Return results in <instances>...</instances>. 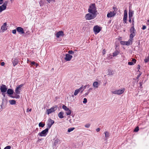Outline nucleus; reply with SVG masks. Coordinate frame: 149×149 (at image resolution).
Listing matches in <instances>:
<instances>
[{
	"label": "nucleus",
	"mask_w": 149,
	"mask_h": 149,
	"mask_svg": "<svg viewBox=\"0 0 149 149\" xmlns=\"http://www.w3.org/2000/svg\"><path fill=\"white\" fill-rule=\"evenodd\" d=\"M88 12L90 13L96 14L97 15L98 14L95 3H92L90 5L89 8L88 9Z\"/></svg>",
	"instance_id": "obj_1"
},
{
	"label": "nucleus",
	"mask_w": 149,
	"mask_h": 149,
	"mask_svg": "<svg viewBox=\"0 0 149 149\" xmlns=\"http://www.w3.org/2000/svg\"><path fill=\"white\" fill-rule=\"evenodd\" d=\"M96 14L93 13H88L86 15L85 18L86 20H90L95 18L97 16Z\"/></svg>",
	"instance_id": "obj_2"
},
{
	"label": "nucleus",
	"mask_w": 149,
	"mask_h": 149,
	"mask_svg": "<svg viewBox=\"0 0 149 149\" xmlns=\"http://www.w3.org/2000/svg\"><path fill=\"white\" fill-rule=\"evenodd\" d=\"M125 91V88H123L121 89L117 90L114 91H112L111 93L114 94L120 95L122 94Z\"/></svg>",
	"instance_id": "obj_3"
},
{
	"label": "nucleus",
	"mask_w": 149,
	"mask_h": 149,
	"mask_svg": "<svg viewBox=\"0 0 149 149\" xmlns=\"http://www.w3.org/2000/svg\"><path fill=\"white\" fill-rule=\"evenodd\" d=\"M54 121L51 118L48 119L47 122V128L49 130L51 128L52 126L54 123Z\"/></svg>",
	"instance_id": "obj_4"
},
{
	"label": "nucleus",
	"mask_w": 149,
	"mask_h": 149,
	"mask_svg": "<svg viewBox=\"0 0 149 149\" xmlns=\"http://www.w3.org/2000/svg\"><path fill=\"white\" fill-rule=\"evenodd\" d=\"M49 130L47 128L42 131L41 132H40L38 134L41 136H46L48 133Z\"/></svg>",
	"instance_id": "obj_5"
},
{
	"label": "nucleus",
	"mask_w": 149,
	"mask_h": 149,
	"mask_svg": "<svg viewBox=\"0 0 149 149\" xmlns=\"http://www.w3.org/2000/svg\"><path fill=\"white\" fill-rule=\"evenodd\" d=\"M136 30L133 26L130 29V33L131 34L130 35V37H134L135 36V32Z\"/></svg>",
	"instance_id": "obj_6"
},
{
	"label": "nucleus",
	"mask_w": 149,
	"mask_h": 149,
	"mask_svg": "<svg viewBox=\"0 0 149 149\" xmlns=\"http://www.w3.org/2000/svg\"><path fill=\"white\" fill-rule=\"evenodd\" d=\"M57 109V107L56 106L53 107L51 108L50 109H47V112L48 114L52 113V112L54 111Z\"/></svg>",
	"instance_id": "obj_7"
},
{
	"label": "nucleus",
	"mask_w": 149,
	"mask_h": 149,
	"mask_svg": "<svg viewBox=\"0 0 149 149\" xmlns=\"http://www.w3.org/2000/svg\"><path fill=\"white\" fill-rule=\"evenodd\" d=\"M16 30L17 32L20 34H22L25 33V31L23 29L20 27H18L16 28Z\"/></svg>",
	"instance_id": "obj_8"
},
{
	"label": "nucleus",
	"mask_w": 149,
	"mask_h": 149,
	"mask_svg": "<svg viewBox=\"0 0 149 149\" xmlns=\"http://www.w3.org/2000/svg\"><path fill=\"white\" fill-rule=\"evenodd\" d=\"M0 89L1 92L3 93H4L7 91V88L5 85L3 84L1 86Z\"/></svg>",
	"instance_id": "obj_9"
},
{
	"label": "nucleus",
	"mask_w": 149,
	"mask_h": 149,
	"mask_svg": "<svg viewBox=\"0 0 149 149\" xmlns=\"http://www.w3.org/2000/svg\"><path fill=\"white\" fill-rule=\"evenodd\" d=\"M24 85V84H22L19 85L17 87L15 90V92L17 94H19L20 93V90H21V88Z\"/></svg>",
	"instance_id": "obj_10"
},
{
	"label": "nucleus",
	"mask_w": 149,
	"mask_h": 149,
	"mask_svg": "<svg viewBox=\"0 0 149 149\" xmlns=\"http://www.w3.org/2000/svg\"><path fill=\"white\" fill-rule=\"evenodd\" d=\"M72 58V55L69 54H66L64 59L66 61H69L71 60Z\"/></svg>",
	"instance_id": "obj_11"
},
{
	"label": "nucleus",
	"mask_w": 149,
	"mask_h": 149,
	"mask_svg": "<svg viewBox=\"0 0 149 149\" xmlns=\"http://www.w3.org/2000/svg\"><path fill=\"white\" fill-rule=\"evenodd\" d=\"M101 29L97 25L95 26L93 28V31L95 33H97L100 32Z\"/></svg>",
	"instance_id": "obj_12"
},
{
	"label": "nucleus",
	"mask_w": 149,
	"mask_h": 149,
	"mask_svg": "<svg viewBox=\"0 0 149 149\" xmlns=\"http://www.w3.org/2000/svg\"><path fill=\"white\" fill-rule=\"evenodd\" d=\"M64 36V33L62 31H59L57 32L56 33V37H63Z\"/></svg>",
	"instance_id": "obj_13"
},
{
	"label": "nucleus",
	"mask_w": 149,
	"mask_h": 149,
	"mask_svg": "<svg viewBox=\"0 0 149 149\" xmlns=\"http://www.w3.org/2000/svg\"><path fill=\"white\" fill-rule=\"evenodd\" d=\"M133 38H130L128 41H125V45L128 46L130 44H132V40H133Z\"/></svg>",
	"instance_id": "obj_14"
},
{
	"label": "nucleus",
	"mask_w": 149,
	"mask_h": 149,
	"mask_svg": "<svg viewBox=\"0 0 149 149\" xmlns=\"http://www.w3.org/2000/svg\"><path fill=\"white\" fill-rule=\"evenodd\" d=\"M7 24L6 22L4 23L3 25L1 26V30L2 32H3L7 30V28L6 27Z\"/></svg>",
	"instance_id": "obj_15"
},
{
	"label": "nucleus",
	"mask_w": 149,
	"mask_h": 149,
	"mask_svg": "<svg viewBox=\"0 0 149 149\" xmlns=\"http://www.w3.org/2000/svg\"><path fill=\"white\" fill-rule=\"evenodd\" d=\"M116 15V13H114L111 12L110 13H108L107 14V17H111L114 16Z\"/></svg>",
	"instance_id": "obj_16"
},
{
	"label": "nucleus",
	"mask_w": 149,
	"mask_h": 149,
	"mask_svg": "<svg viewBox=\"0 0 149 149\" xmlns=\"http://www.w3.org/2000/svg\"><path fill=\"white\" fill-rule=\"evenodd\" d=\"M7 93L9 95H11L13 93V90L9 88L7 91Z\"/></svg>",
	"instance_id": "obj_17"
},
{
	"label": "nucleus",
	"mask_w": 149,
	"mask_h": 149,
	"mask_svg": "<svg viewBox=\"0 0 149 149\" xmlns=\"http://www.w3.org/2000/svg\"><path fill=\"white\" fill-rule=\"evenodd\" d=\"M18 61L17 59H14V60H13L12 63L14 66H15L16 65H17L18 63Z\"/></svg>",
	"instance_id": "obj_18"
},
{
	"label": "nucleus",
	"mask_w": 149,
	"mask_h": 149,
	"mask_svg": "<svg viewBox=\"0 0 149 149\" xmlns=\"http://www.w3.org/2000/svg\"><path fill=\"white\" fill-rule=\"evenodd\" d=\"M82 88H80L79 89L76 90L74 93V95H77L81 90H82Z\"/></svg>",
	"instance_id": "obj_19"
},
{
	"label": "nucleus",
	"mask_w": 149,
	"mask_h": 149,
	"mask_svg": "<svg viewBox=\"0 0 149 149\" xmlns=\"http://www.w3.org/2000/svg\"><path fill=\"white\" fill-rule=\"evenodd\" d=\"M8 4V1H5L3 4L1 6L3 7V9L4 10H5L6 8V6Z\"/></svg>",
	"instance_id": "obj_20"
},
{
	"label": "nucleus",
	"mask_w": 149,
	"mask_h": 149,
	"mask_svg": "<svg viewBox=\"0 0 149 149\" xmlns=\"http://www.w3.org/2000/svg\"><path fill=\"white\" fill-rule=\"evenodd\" d=\"M99 84L97 81L94 82L93 84V86L96 88H97L99 86Z\"/></svg>",
	"instance_id": "obj_21"
},
{
	"label": "nucleus",
	"mask_w": 149,
	"mask_h": 149,
	"mask_svg": "<svg viewBox=\"0 0 149 149\" xmlns=\"http://www.w3.org/2000/svg\"><path fill=\"white\" fill-rule=\"evenodd\" d=\"M134 13L133 11L129 10V18H132L133 16Z\"/></svg>",
	"instance_id": "obj_22"
},
{
	"label": "nucleus",
	"mask_w": 149,
	"mask_h": 149,
	"mask_svg": "<svg viewBox=\"0 0 149 149\" xmlns=\"http://www.w3.org/2000/svg\"><path fill=\"white\" fill-rule=\"evenodd\" d=\"M63 112H61L58 114V116L60 118H63L64 117L63 116Z\"/></svg>",
	"instance_id": "obj_23"
},
{
	"label": "nucleus",
	"mask_w": 149,
	"mask_h": 149,
	"mask_svg": "<svg viewBox=\"0 0 149 149\" xmlns=\"http://www.w3.org/2000/svg\"><path fill=\"white\" fill-rule=\"evenodd\" d=\"M9 102L11 105H14L16 104V101L13 100H9Z\"/></svg>",
	"instance_id": "obj_24"
},
{
	"label": "nucleus",
	"mask_w": 149,
	"mask_h": 149,
	"mask_svg": "<svg viewBox=\"0 0 149 149\" xmlns=\"http://www.w3.org/2000/svg\"><path fill=\"white\" fill-rule=\"evenodd\" d=\"M119 52L117 51L116 50L113 53V56H116L117 55L119 54Z\"/></svg>",
	"instance_id": "obj_25"
},
{
	"label": "nucleus",
	"mask_w": 149,
	"mask_h": 149,
	"mask_svg": "<svg viewBox=\"0 0 149 149\" xmlns=\"http://www.w3.org/2000/svg\"><path fill=\"white\" fill-rule=\"evenodd\" d=\"M45 125V123L40 122L39 124V126L40 127H43Z\"/></svg>",
	"instance_id": "obj_26"
},
{
	"label": "nucleus",
	"mask_w": 149,
	"mask_h": 149,
	"mask_svg": "<svg viewBox=\"0 0 149 149\" xmlns=\"http://www.w3.org/2000/svg\"><path fill=\"white\" fill-rule=\"evenodd\" d=\"M17 94H15V96H13L12 95H10V96L13 98H19L20 97V96L19 95H17Z\"/></svg>",
	"instance_id": "obj_27"
},
{
	"label": "nucleus",
	"mask_w": 149,
	"mask_h": 149,
	"mask_svg": "<svg viewBox=\"0 0 149 149\" xmlns=\"http://www.w3.org/2000/svg\"><path fill=\"white\" fill-rule=\"evenodd\" d=\"M127 16H124L123 18V21L124 23H127Z\"/></svg>",
	"instance_id": "obj_28"
},
{
	"label": "nucleus",
	"mask_w": 149,
	"mask_h": 149,
	"mask_svg": "<svg viewBox=\"0 0 149 149\" xmlns=\"http://www.w3.org/2000/svg\"><path fill=\"white\" fill-rule=\"evenodd\" d=\"M66 113L67 115H70L71 112V111L69 109L66 111Z\"/></svg>",
	"instance_id": "obj_29"
},
{
	"label": "nucleus",
	"mask_w": 149,
	"mask_h": 149,
	"mask_svg": "<svg viewBox=\"0 0 149 149\" xmlns=\"http://www.w3.org/2000/svg\"><path fill=\"white\" fill-rule=\"evenodd\" d=\"M105 134V137L106 138V139H107L109 137V133L108 132H106L104 133Z\"/></svg>",
	"instance_id": "obj_30"
},
{
	"label": "nucleus",
	"mask_w": 149,
	"mask_h": 149,
	"mask_svg": "<svg viewBox=\"0 0 149 149\" xmlns=\"http://www.w3.org/2000/svg\"><path fill=\"white\" fill-rule=\"evenodd\" d=\"M59 140L58 139H56L54 142V145L55 146L58 143H59Z\"/></svg>",
	"instance_id": "obj_31"
},
{
	"label": "nucleus",
	"mask_w": 149,
	"mask_h": 149,
	"mask_svg": "<svg viewBox=\"0 0 149 149\" xmlns=\"http://www.w3.org/2000/svg\"><path fill=\"white\" fill-rule=\"evenodd\" d=\"M74 129V127H71V128H69L68 129V132H70L72 131Z\"/></svg>",
	"instance_id": "obj_32"
},
{
	"label": "nucleus",
	"mask_w": 149,
	"mask_h": 149,
	"mask_svg": "<svg viewBox=\"0 0 149 149\" xmlns=\"http://www.w3.org/2000/svg\"><path fill=\"white\" fill-rule=\"evenodd\" d=\"M62 108L65 111H67V110L69 109L66 106L64 105H63V106Z\"/></svg>",
	"instance_id": "obj_33"
},
{
	"label": "nucleus",
	"mask_w": 149,
	"mask_h": 149,
	"mask_svg": "<svg viewBox=\"0 0 149 149\" xmlns=\"http://www.w3.org/2000/svg\"><path fill=\"white\" fill-rule=\"evenodd\" d=\"M113 12L114 13H116V14L117 10V8L115 7H113Z\"/></svg>",
	"instance_id": "obj_34"
},
{
	"label": "nucleus",
	"mask_w": 149,
	"mask_h": 149,
	"mask_svg": "<svg viewBox=\"0 0 149 149\" xmlns=\"http://www.w3.org/2000/svg\"><path fill=\"white\" fill-rule=\"evenodd\" d=\"M31 65H36V67H37L38 65V64H36V62L34 61L31 62Z\"/></svg>",
	"instance_id": "obj_35"
},
{
	"label": "nucleus",
	"mask_w": 149,
	"mask_h": 149,
	"mask_svg": "<svg viewBox=\"0 0 149 149\" xmlns=\"http://www.w3.org/2000/svg\"><path fill=\"white\" fill-rule=\"evenodd\" d=\"M109 72V74L108 75H112V74L113 73V71L110 70H108Z\"/></svg>",
	"instance_id": "obj_36"
},
{
	"label": "nucleus",
	"mask_w": 149,
	"mask_h": 149,
	"mask_svg": "<svg viewBox=\"0 0 149 149\" xmlns=\"http://www.w3.org/2000/svg\"><path fill=\"white\" fill-rule=\"evenodd\" d=\"M30 33V32L29 31H28L27 32H26L25 33H25L24 34H25V36H28V35H29Z\"/></svg>",
	"instance_id": "obj_37"
},
{
	"label": "nucleus",
	"mask_w": 149,
	"mask_h": 149,
	"mask_svg": "<svg viewBox=\"0 0 149 149\" xmlns=\"http://www.w3.org/2000/svg\"><path fill=\"white\" fill-rule=\"evenodd\" d=\"M144 61L145 63H147L149 61V56H148L147 58L144 60Z\"/></svg>",
	"instance_id": "obj_38"
},
{
	"label": "nucleus",
	"mask_w": 149,
	"mask_h": 149,
	"mask_svg": "<svg viewBox=\"0 0 149 149\" xmlns=\"http://www.w3.org/2000/svg\"><path fill=\"white\" fill-rule=\"evenodd\" d=\"M139 130V127H136L135 129L134 130V132H137Z\"/></svg>",
	"instance_id": "obj_39"
},
{
	"label": "nucleus",
	"mask_w": 149,
	"mask_h": 149,
	"mask_svg": "<svg viewBox=\"0 0 149 149\" xmlns=\"http://www.w3.org/2000/svg\"><path fill=\"white\" fill-rule=\"evenodd\" d=\"M120 43L122 45H125V41H120Z\"/></svg>",
	"instance_id": "obj_40"
},
{
	"label": "nucleus",
	"mask_w": 149,
	"mask_h": 149,
	"mask_svg": "<svg viewBox=\"0 0 149 149\" xmlns=\"http://www.w3.org/2000/svg\"><path fill=\"white\" fill-rule=\"evenodd\" d=\"M124 16H127V11L125 10L124 11Z\"/></svg>",
	"instance_id": "obj_41"
},
{
	"label": "nucleus",
	"mask_w": 149,
	"mask_h": 149,
	"mask_svg": "<svg viewBox=\"0 0 149 149\" xmlns=\"http://www.w3.org/2000/svg\"><path fill=\"white\" fill-rule=\"evenodd\" d=\"M68 54H73L74 53V52H73L72 50H70L68 52Z\"/></svg>",
	"instance_id": "obj_42"
},
{
	"label": "nucleus",
	"mask_w": 149,
	"mask_h": 149,
	"mask_svg": "<svg viewBox=\"0 0 149 149\" xmlns=\"http://www.w3.org/2000/svg\"><path fill=\"white\" fill-rule=\"evenodd\" d=\"M87 102V99L86 98H84V100L83 102V103H86Z\"/></svg>",
	"instance_id": "obj_43"
},
{
	"label": "nucleus",
	"mask_w": 149,
	"mask_h": 149,
	"mask_svg": "<svg viewBox=\"0 0 149 149\" xmlns=\"http://www.w3.org/2000/svg\"><path fill=\"white\" fill-rule=\"evenodd\" d=\"M90 125V124H86V125H85V127L86 128H88L89 127Z\"/></svg>",
	"instance_id": "obj_44"
},
{
	"label": "nucleus",
	"mask_w": 149,
	"mask_h": 149,
	"mask_svg": "<svg viewBox=\"0 0 149 149\" xmlns=\"http://www.w3.org/2000/svg\"><path fill=\"white\" fill-rule=\"evenodd\" d=\"M11 147L10 146H8L5 147L4 149H10Z\"/></svg>",
	"instance_id": "obj_45"
},
{
	"label": "nucleus",
	"mask_w": 149,
	"mask_h": 149,
	"mask_svg": "<svg viewBox=\"0 0 149 149\" xmlns=\"http://www.w3.org/2000/svg\"><path fill=\"white\" fill-rule=\"evenodd\" d=\"M134 63L132 62H129L128 63V65H132L134 64Z\"/></svg>",
	"instance_id": "obj_46"
},
{
	"label": "nucleus",
	"mask_w": 149,
	"mask_h": 149,
	"mask_svg": "<svg viewBox=\"0 0 149 149\" xmlns=\"http://www.w3.org/2000/svg\"><path fill=\"white\" fill-rule=\"evenodd\" d=\"M3 7L0 6V13L2 12L3 10H4Z\"/></svg>",
	"instance_id": "obj_47"
},
{
	"label": "nucleus",
	"mask_w": 149,
	"mask_h": 149,
	"mask_svg": "<svg viewBox=\"0 0 149 149\" xmlns=\"http://www.w3.org/2000/svg\"><path fill=\"white\" fill-rule=\"evenodd\" d=\"M16 31L17 30L16 29L13 30H12V32L13 33L15 34L16 33Z\"/></svg>",
	"instance_id": "obj_48"
},
{
	"label": "nucleus",
	"mask_w": 149,
	"mask_h": 149,
	"mask_svg": "<svg viewBox=\"0 0 149 149\" xmlns=\"http://www.w3.org/2000/svg\"><path fill=\"white\" fill-rule=\"evenodd\" d=\"M48 2V3H50L51 1H52L53 2H55V0H46Z\"/></svg>",
	"instance_id": "obj_49"
},
{
	"label": "nucleus",
	"mask_w": 149,
	"mask_h": 149,
	"mask_svg": "<svg viewBox=\"0 0 149 149\" xmlns=\"http://www.w3.org/2000/svg\"><path fill=\"white\" fill-rule=\"evenodd\" d=\"M87 85H86L84 87H83L82 86V87H81L80 88H82V89H84V90L86 88V87H87Z\"/></svg>",
	"instance_id": "obj_50"
},
{
	"label": "nucleus",
	"mask_w": 149,
	"mask_h": 149,
	"mask_svg": "<svg viewBox=\"0 0 149 149\" xmlns=\"http://www.w3.org/2000/svg\"><path fill=\"white\" fill-rule=\"evenodd\" d=\"M143 30H145L146 29V26L145 25L143 26L142 28Z\"/></svg>",
	"instance_id": "obj_51"
},
{
	"label": "nucleus",
	"mask_w": 149,
	"mask_h": 149,
	"mask_svg": "<svg viewBox=\"0 0 149 149\" xmlns=\"http://www.w3.org/2000/svg\"><path fill=\"white\" fill-rule=\"evenodd\" d=\"M93 88H90L88 90V92L89 93L92 90Z\"/></svg>",
	"instance_id": "obj_52"
},
{
	"label": "nucleus",
	"mask_w": 149,
	"mask_h": 149,
	"mask_svg": "<svg viewBox=\"0 0 149 149\" xmlns=\"http://www.w3.org/2000/svg\"><path fill=\"white\" fill-rule=\"evenodd\" d=\"M1 65L2 66H3L4 64H5V63H4V62H2L1 63Z\"/></svg>",
	"instance_id": "obj_53"
},
{
	"label": "nucleus",
	"mask_w": 149,
	"mask_h": 149,
	"mask_svg": "<svg viewBox=\"0 0 149 149\" xmlns=\"http://www.w3.org/2000/svg\"><path fill=\"white\" fill-rule=\"evenodd\" d=\"M132 61L134 63H136V60L135 59H132Z\"/></svg>",
	"instance_id": "obj_54"
},
{
	"label": "nucleus",
	"mask_w": 149,
	"mask_h": 149,
	"mask_svg": "<svg viewBox=\"0 0 149 149\" xmlns=\"http://www.w3.org/2000/svg\"><path fill=\"white\" fill-rule=\"evenodd\" d=\"M31 111V109H27V112H29V111Z\"/></svg>",
	"instance_id": "obj_55"
},
{
	"label": "nucleus",
	"mask_w": 149,
	"mask_h": 149,
	"mask_svg": "<svg viewBox=\"0 0 149 149\" xmlns=\"http://www.w3.org/2000/svg\"><path fill=\"white\" fill-rule=\"evenodd\" d=\"M129 18V21L130 23H131V22L132 18L130 17V18Z\"/></svg>",
	"instance_id": "obj_56"
},
{
	"label": "nucleus",
	"mask_w": 149,
	"mask_h": 149,
	"mask_svg": "<svg viewBox=\"0 0 149 149\" xmlns=\"http://www.w3.org/2000/svg\"><path fill=\"white\" fill-rule=\"evenodd\" d=\"M100 128H98L96 129V130L97 132H98L100 131Z\"/></svg>",
	"instance_id": "obj_57"
},
{
	"label": "nucleus",
	"mask_w": 149,
	"mask_h": 149,
	"mask_svg": "<svg viewBox=\"0 0 149 149\" xmlns=\"http://www.w3.org/2000/svg\"><path fill=\"white\" fill-rule=\"evenodd\" d=\"M105 49H104L103 50V54H105Z\"/></svg>",
	"instance_id": "obj_58"
},
{
	"label": "nucleus",
	"mask_w": 149,
	"mask_h": 149,
	"mask_svg": "<svg viewBox=\"0 0 149 149\" xmlns=\"http://www.w3.org/2000/svg\"><path fill=\"white\" fill-rule=\"evenodd\" d=\"M89 93L87 91V93H85V96L88 95Z\"/></svg>",
	"instance_id": "obj_59"
},
{
	"label": "nucleus",
	"mask_w": 149,
	"mask_h": 149,
	"mask_svg": "<svg viewBox=\"0 0 149 149\" xmlns=\"http://www.w3.org/2000/svg\"><path fill=\"white\" fill-rule=\"evenodd\" d=\"M56 39H57V40H58V39L59 40V41H61V38H56Z\"/></svg>",
	"instance_id": "obj_60"
},
{
	"label": "nucleus",
	"mask_w": 149,
	"mask_h": 149,
	"mask_svg": "<svg viewBox=\"0 0 149 149\" xmlns=\"http://www.w3.org/2000/svg\"><path fill=\"white\" fill-rule=\"evenodd\" d=\"M84 90V89H82V90H81L80 91L81 93H82Z\"/></svg>",
	"instance_id": "obj_61"
},
{
	"label": "nucleus",
	"mask_w": 149,
	"mask_h": 149,
	"mask_svg": "<svg viewBox=\"0 0 149 149\" xmlns=\"http://www.w3.org/2000/svg\"><path fill=\"white\" fill-rule=\"evenodd\" d=\"M134 23L132 22V27L133 26V28H134Z\"/></svg>",
	"instance_id": "obj_62"
},
{
	"label": "nucleus",
	"mask_w": 149,
	"mask_h": 149,
	"mask_svg": "<svg viewBox=\"0 0 149 149\" xmlns=\"http://www.w3.org/2000/svg\"><path fill=\"white\" fill-rule=\"evenodd\" d=\"M3 3V1H0V5L2 4Z\"/></svg>",
	"instance_id": "obj_63"
},
{
	"label": "nucleus",
	"mask_w": 149,
	"mask_h": 149,
	"mask_svg": "<svg viewBox=\"0 0 149 149\" xmlns=\"http://www.w3.org/2000/svg\"><path fill=\"white\" fill-rule=\"evenodd\" d=\"M2 95L4 96V97L5 96V95L3 93H2Z\"/></svg>",
	"instance_id": "obj_64"
}]
</instances>
